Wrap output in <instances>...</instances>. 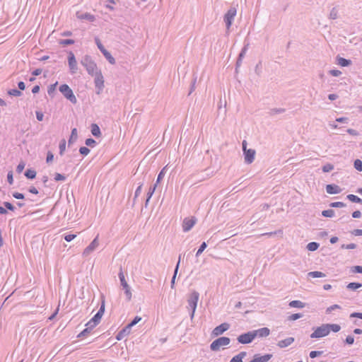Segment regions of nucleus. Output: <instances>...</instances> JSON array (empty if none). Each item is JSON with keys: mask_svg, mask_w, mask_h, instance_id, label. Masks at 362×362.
I'll list each match as a JSON object with an SVG mask.
<instances>
[{"mask_svg": "<svg viewBox=\"0 0 362 362\" xmlns=\"http://www.w3.org/2000/svg\"><path fill=\"white\" fill-rule=\"evenodd\" d=\"M199 298V293L197 291H194L189 295L187 299V309L191 310L190 318L192 320L194 316V313L197 306V303Z\"/></svg>", "mask_w": 362, "mask_h": 362, "instance_id": "1", "label": "nucleus"}, {"mask_svg": "<svg viewBox=\"0 0 362 362\" xmlns=\"http://www.w3.org/2000/svg\"><path fill=\"white\" fill-rule=\"evenodd\" d=\"M81 64L86 68L88 74L91 76H93L96 71H98L96 64L89 55H85L81 59Z\"/></svg>", "mask_w": 362, "mask_h": 362, "instance_id": "2", "label": "nucleus"}, {"mask_svg": "<svg viewBox=\"0 0 362 362\" xmlns=\"http://www.w3.org/2000/svg\"><path fill=\"white\" fill-rule=\"evenodd\" d=\"M243 145V151L244 154V160L246 164H251L255 158L256 151L255 149L247 148V142L246 141H243L242 143Z\"/></svg>", "mask_w": 362, "mask_h": 362, "instance_id": "3", "label": "nucleus"}, {"mask_svg": "<svg viewBox=\"0 0 362 362\" xmlns=\"http://www.w3.org/2000/svg\"><path fill=\"white\" fill-rule=\"evenodd\" d=\"M59 90L63 94V95L71 103L76 104L77 103V99L75 95L67 84L61 85Z\"/></svg>", "mask_w": 362, "mask_h": 362, "instance_id": "4", "label": "nucleus"}, {"mask_svg": "<svg viewBox=\"0 0 362 362\" xmlns=\"http://www.w3.org/2000/svg\"><path fill=\"white\" fill-rule=\"evenodd\" d=\"M230 342V339L226 337H221L214 340L210 345L211 351H218L221 347L228 346Z\"/></svg>", "mask_w": 362, "mask_h": 362, "instance_id": "5", "label": "nucleus"}, {"mask_svg": "<svg viewBox=\"0 0 362 362\" xmlns=\"http://www.w3.org/2000/svg\"><path fill=\"white\" fill-rule=\"evenodd\" d=\"M329 334L328 326L327 324H322L321 326L316 327L314 332L310 334L311 338H322Z\"/></svg>", "mask_w": 362, "mask_h": 362, "instance_id": "6", "label": "nucleus"}, {"mask_svg": "<svg viewBox=\"0 0 362 362\" xmlns=\"http://www.w3.org/2000/svg\"><path fill=\"white\" fill-rule=\"evenodd\" d=\"M119 279L121 283V286H122L123 289L124 290V293L126 295L127 300H130L132 297V294L131 292V288L127 284V282L125 280L124 275L123 274L122 270L121 269L119 274Z\"/></svg>", "mask_w": 362, "mask_h": 362, "instance_id": "7", "label": "nucleus"}, {"mask_svg": "<svg viewBox=\"0 0 362 362\" xmlns=\"http://www.w3.org/2000/svg\"><path fill=\"white\" fill-rule=\"evenodd\" d=\"M93 76H95L94 83L97 89L96 93L99 95L104 88V78L100 70L96 71Z\"/></svg>", "mask_w": 362, "mask_h": 362, "instance_id": "8", "label": "nucleus"}, {"mask_svg": "<svg viewBox=\"0 0 362 362\" xmlns=\"http://www.w3.org/2000/svg\"><path fill=\"white\" fill-rule=\"evenodd\" d=\"M99 246L98 235L93 239V240L88 245L83 251L82 255L83 257L89 256Z\"/></svg>", "mask_w": 362, "mask_h": 362, "instance_id": "9", "label": "nucleus"}, {"mask_svg": "<svg viewBox=\"0 0 362 362\" xmlns=\"http://www.w3.org/2000/svg\"><path fill=\"white\" fill-rule=\"evenodd\" d=\"M236 15V9L230 8L224 16V22L226 29L228 30L232 25L233 21Z\"/></svg>", "mask_w": 362, "mask_h": 362, "instance_id": "10", "label": "nucleus"}, {"mask_svg": "<svg viewBox=\"0 0 362 362\" xmlns=\"http://www.w3.org/2000/svg\"><path fill=\"white\" fill-rule=\"evenodd\" d=\"M197 223V218L194 216L185 218L182 222V230L184 232L189 231Z\"/></svg>", "mask_w": 362, "mask_h": 362, "instance_id": "11", "label": "nucleus"}, {"mask_svg": "<svg viewBox=\"0 0 362 362\" xmlns=\"http://www.w3.org/2000/svg\"><path fill=\"white\" fill-rule=\"evenodd\" d=\"M237 339L238 341L240 344H249L255 339L253 332L250 331L247 333L242 334L238 337Z\"/></svg>", "mask_w": 362, "mask_h": 362, "instance_id": "12", "label": "nucleus"}, {"mask_svg": "<svg viewBox=\"0 0 362 362\" xmlns=\"http://www.w3.org/2000/svg\"><path fill=\"white\" fill-rule=\"evenodd\" d=\"M68 64L71 74H76L78 70L77 62L74 54L72 52H69L68 54Z\"/></svg>", "mask_w": 362, "mask_h": 362, "instance_id": "13", "label": "nucleus"}, {"mask_svg": "<svg viewBox=\"0 0 362 362\" xmlns=\"http://www.w3.org/2000/svg\"><path fill=\"white\" fill-rule=\"evenodd\" d=\"M230 327V325L227 322L221 324L216 327L212 331V335L217 337L222 334L224 332L227 331Z\"/></svg>", "mask_w": 362, "mask_h": 362, "instance_id": "14", "label": "nucleus"}, {"mask_svg": "<svg viewBox=\"0 0 362 362\" xmlns=\"http://www.w3.org/2000/svg\"><path fill=\"white\" fill-rule=\"evenodd\" d=\"M105 312V300H103L101 303L100 308L98 313L91 318L92 322L96 323V325L100 322V320Z\"/></svg>", "mask_w": 362, "mask_h": 362, "instance_id": "15", "label": "nucleus"}, {"mask_svg": "<svg viewBox=\"0 0 362 362\" xmlns=\"http://www.w3.org/2000/svg\"><path fill=\"white\" fill-rule=\"evenodd\" d=\"M254 337H266L269 335L270 329L267 327H262L256 330H253Z\"/></svg>", "mask_w": 362, "mask_h": 362, "instance_id": "16", "label": "nucleus"}, {"mask_svg": "<svg viewBox=\"0 0 362 362\" xmlns=\"http://www.w3.org/2000/svg\"><path fill=\"white\" fill-rule=\"evenodd\" d=\"M326 191L328 194H335L341 192V188L337 185H327L326 186Z\"/></svg>", "mask_w": 362, "mask_h": 362, "instance_id": "17", "label": "nucleus"}, {"mask_svg": "<svg viewBox=\"0 0 362 362\" xmlns=\"http://www.w3.org/2000/svg\"><path fill=\"white\" fill-rule=\"evenodd\" d=\"M294 341L293 337H288L285 339L281 340L278 342L277 345L280 348H285L290 346Z\"/></svg>", "mask_w": 362, "mask_h": 362, "instance_id": "18", "label": "nucleus"}, {"mask_svg": "<svg viewBox=\"0 0 362 362\" xmlns=\"http://www.w3.org/2000/svg\"><path fill=\"white\" fill-rule=\"evenodd\" d=\"M76 16L78 18L81 20H87L88 21L93 22L95 21V16L90 13H85L79 14L78 13H76Z\"/></svg>", "mask_w": 362, "mask_h": 362, "instance_id": "19", "label": "nucleus"}, {"mask_svg": "<svg viewBox=\"0 0 362 362\" xmlns=\"http://www.w3.org/2000/svg\"><path fill=\"white\" fill-rule=\"evenodd\" d=\"M246 351H241L232 358L230 362H243V359L246 356Z\"/></svg>", "mask_w": 362, "mask_h": 362, "instance_id": "20", "label": "nucleus"}, {"mask_svg": "<svg viewBox=\"0 0 362 362\" xmlns=\"http://www.w3.org/2000/svg\"><path fill=\"white\" fill-rule=\"evenodd\" d=\"M91 133L94 136L99 137L101 135L100 129L98 124H91Z\"/></svg>", "mask_w": 362, "mask_h": 362, "instance_id": "21", "label": "nucleus"}, {"mask_svg": "<svg viewBox=\"0 0 362 362\" xmlns=\"http://www.w3.org/2000/svg\"><path fill=\"white\" fill-rule=\"evenodd\" d=\"M289 306L291 308H303L305 304L300 300H292L289 303Z\"/></svg>", "mask_w": 362, "mask_h": 362, "instance_id": "22", "label": "nucleus"}, {"mask_svg": "<svg viewBox=\"0 0 362 362\" xmlns=\"http://www.w3.org/2000/svg\"><path fill=\"white\" fill-rule=\"evenodd\" d=\"M337 64L341 66H347L351 64V61L349 59H344L343 57H337Z\"/></svg>", "mask_w": 362, "mask_h": 362, "instance_id": "23", "label": "nucleus"}, {"mask_svg": "<svg viewBox=\"0 0 362 362\" xmlns=\"http://www.w3.org/2000/svg\"><path fill=\"white\" fill-rule=\"evenodd\" d=\"M156 184L154 185V186L153 187H151L148 189V192L147 193V198H146V202H145V206L146 207L148 204V202L150 200V199L151 198L152 195L153 194L155 190H156Z\"/></svg>", "mask_w": 362, "mask_h": 362, "instance_id": "24", "label": "nucleus"}, {"mask_svg": "<svg viewBox=\"0 0 362 362\" xmlns=\"http://www.w3.org/2000/svg\"><path fill=\"white\" fill-rule=\"evenodd\" d=\"M105 59L109 62L111 64H115L116 63L115 58L111 55V54L106 49L105 51L102 52Z\"/></svg>", "mask_w": 362, "mask_h": 362, "instance_id": "25", "label": "nucleus"}, {"mask_svg": "<svg viewBox=\"0 0 362 362\" xmlns=\"http://www.w3.org/2000/svg\"><path fill=\"white\" fill-rule=\"evenodd\" d=\"M130 330L126 326L123 329H122L117 335L116 338L117 340H121L125 335L129 334Z\"/></svg>", "mask_w": 362, "mask_h": 362, "instance_id": "26", "label": "nucleus"}, {"mask_svg": "<svg viewBox=\"0 0 362 362\" xmlns=\"http://www.w3.org/2000/svg\"><path fill=\"white\" fill-rule=\"evenodd\" d=\"M308 276L310 277H313V278H322V277H325L326 274L321 272L315 271V272H309L308 274Z\"/></svg>", "mask_w": 362, "mask_h": 362, "instance_id": "27", "label": "nucleus"}, {"mask_svg": "<svg viewBox=\"0 0 362 362\" xmlns=\"http://www.w3.org/2000/svg\"><path fill=\"white\" fill-rule=\"evenodd\" d=\"M78 138V132H77V129L76 128H74L72 130H71V136H70V138L69 139V144H71V143H74L76 141Z\"/></svg>", "mask_w": 362, "mask_h": 362, "instance_id": "28", "label": "nucleus"}, {"mask_svg": "<svg viewBox=\"0 0 362 362\" xmlns=\"http://www.w3.org/2000/svg\"><path fill=\"white\" fill-rule=\"evenodd\" d=\"M180 255L179 256V260L177 262V264L176 265V267H175V272H174V274H173V276L171 279V288H174V286H175V278H176V275H177V271H178V268H179V265H180Z\"/></svg>", "mask_w": 362, "mask_h": 362, "instance_id": "29", "label": "nucleus"}, {"mask_svg": "<svg viewBox=\"0 0 362 362\" xmlns=\"http://www.w3.org/2000/svg\"><path fill=\"white\" fill-rule=\"evenodd\" d=\"M329 329V332L330 333L331 331L334 332H338L341 329L340 325L337 324H327Z\"/></svg>", "mask_w": 362, "mask_h": 362, "instance_id": "30", "label": "nucleus"}, {"mask_svg": "<svg viewBox=\"0 0 362 362\" xmlns=\"http://www.w3.org/2000/svg\"><path fill=\"white\" fill-rule=\"evenodd\" d=\"M347 199L352 202L362 204V199L354 194L347 195Z\"/></svg>", "mask_w": 362, "mask_h": 362, "instance_id": "31", "label": "nucleus"}, {"mask_svg": "<svg viewBox=\"0 0 362 362\" xmlns=\"http://www.w3.org/2000/svg\"><path fill=\"white\" fill-rule=\"evenodd\" d=\"M362 286V284L361 283H356V282H351V283H349L348 285H347V288L350 289V290H356L359 288H361Z\"/></svg>", "mask_w": 362, "mask_h": 362, "instance_id": "32", "label": "nucleus"}, {"mask_svg": "<svg viewBox=\"0 0 362 362\" xmlns=\"http://www.w3.org/2000/svg\"><path fill=\"white\" fill-rule=\"evenodd\" d=\"M25 175L28 179H34L36 177V171L33 169H28L25 173Z\"/></svg>", "mask_w": 362, "mask_h": 362, "instance_id": "33", "label": "nucleus"}, {"mask_svg": "<svg viewBox=\"0 0 362 362\" xmlns=\"http://www.w3.org/2000/svg\"><path fill=\"white\" fill-rule=\"evenodd\" d=\"M320 245L315 242H311L309 243L306 247L309 251H315L318 247Z\"/></svg>", "mask_w": 362, "mask_h": 362, "instance_id": "34", "label": "nucleus"}, {"mask_svg": "<svg viewBox=\"0 0 362 362\" xmlns=\"http://www.w3.org/2000/svg\"><path fill=\"white\" fill-rule=\"evenodd\" d=\"M322 215L325 217L332 218L334 216V211L332 209L324 210L322 212Z\"/></svg>", "mask_w": 362, "mask_h": 362, "instance_id": "35", "label": "nucleus"}, {"mask_svg": "<svg viewBox=\"0 0 362 362\" xmlns=\"http://www.w3.org/2000/svg\"><path fill=\"white\" fill-rule=\"evenodd\" d=\"M59 154L61 156H62L65 151V149H66V141L64 139H62L60 143H59Z\"/></svg>", "mask_w": 362, "mask_h": 362, "instance_id": "36", "label": "nucleus"}, {"mask_svg": "<svg viewBox=\"0 0 362 362\" xmlns=\"http://www.w3.org/2000/svg\"><path fill=\"white\" fill-rule=\"evenodd\" d=\"M141 320V317H139V316H136L135 317V318L129 323L127 325V327H128V329L130 330L131 328L134 326L135 325H136L140 320Z\"/></svg>", "mask_w": 362, "mask_h": 362, "instance_id": "37", "label": "nucleus"}, {"mask_svg": "<svg viewBox=\"0 0 362 362\" xmlns=\"http://www.w3.org/2000/svg\"><path fill=\"white\" fill-rule=\"evenodd\" d=\"M8 94L12 96L18 97L22 95V93L21 92V90L17 89H11L8 91Z\"/></svg>", "mask_w": 362, "mask_h": 362, "instance_id": "38", "label": "nucleus"}, {"mask_svg": "<svg viewBox=\"0 0 362 362\" xmlns=\"http://www.w3.org/2000/svg\"><path fill=\"white\" fill-rule=\"evenodd\" d=\"M206 247H207L206 243L205 242H203L201 244L199 248L198 249V250L196 253V256L199 257L203 252V251L206 248Z\"/></svg>", "mask_w": 362, "mask_h": 362, "instance_id": "39", "label": "nucleus"}, {"mask_svg": "<svg viewBox=\"0 0 362 362\" xmlns=\"http://www.w3.org/2000/svg\"><path fill=\"white\" fill-rule=\"evenodd\" d=\"M334 169V165L331 163H327L322 167V171L324 173H328Z\"/></svg>", "mask_w": 362, "mask_h": 362, "instance_id": "40", "label": "nucleus"}, {"mask_svg": "<svg viewBox=\"0 0 362 362\" xmlns=\"http://www.w3.org/2000/svg\"><path fill=\"white\" fill-rule=\"evenodd\" d=\"M354 168L361 172L362 171V161L359 159H356L355 161H354Z\"/></svg>", "mask_w": 362, "mask_h": 362, "instance_id": "41", "label": "nucleus"}, {"mask_svg": "<svg viewBox=\"0 0 362 362\" xmlns=\"http://www.w3.org/2000/svg\"><path fill=\"white\" fill-rule=\"evenodd\" d=\"M95 42L98 47V49H100V51L101 52H104L106 50V49L104 47V46L102 45L100 39L98 37H95Z\"/></svg>", "mask_w": 362, "mask_h": 362, "instance_id": "42", "label": "nucleus"}, {"mask_svg": "<svg viewBox=\"0 0 362 362\" xmlns=\"http://www.w3.org/2000/svg\"><path fill=\"white\" fill-rule=\"evenodd\" d=\"M74 43V40H71V39L62 40L59 42V44L62 45H64V46L72 45Z\"/></svg>", "mask_w": 362, "mask_h": 362, "instance_id": "43", "label": "nucleus"}, {"mask_svg": "<svg viewBox=\"0 0 362 362\" xmlns=\"http://www.w3.org/2000/svg\"><path fill=\"white\" fill-rule=\"evenodd\" d=\"M338 17V11L337 8H333L329 13V18L336 19Z\"/></svg>", "mask_w": 362, "mask_h": 362, "instance_id": "44", "label": "nucleus"}, {"mask_svg": "<svg viewBox=\"0 0 362 362\" xmlns=\"http://www.w3.org/2000/svg\"><path fill=\"white\" fill-rule=\"evenodd\" d=\"M248 46H249V44L247 43L243 47L240 53L239 54V56H238L239 58H241V59L244 58V57L248 49Z\"/></svg>", "mask_w": 362, "mask_h": 362, "instance_id": "45", "label": "nucleus"}, {"mask_svg": "<svg viewBox=\"0 0 362 362\" xmlns=\"http://www.w3.org/2000/svg\"><path fill=\"white\" fill-rule=\"evenodd\" d=\"M85 144L88 146L94 147L96 145V141L93 139L89 138L86 140Z\"/></svg>", "mask_w": 362, "mask_h": 362, "instance_id": "46", "label": "nucleus"}, {"mask_svg": "<svg viewBox=\"0 0 362 362\" xmlns=\"http://www.w3.org/2000/svg\"><path fill=\"white\" fill-rule=\"evenodd\" d=\"M322 353L323 352L321 351H312L310 352L309 356L311 358H314L315 357L321 356Z\"/></svg>", "mask_w": 362, "mask_h": 362, "instance_id": "47", "label": "nucleus"}, {"mask_svg": "<svg viewBox=\"0 0 362 362\" xmlns=\"http://www.w3.org/2000/svg\"><path fill=\"white\" fill-rule=\"evenodd\" d=\"M79 152L81 155L86 156L90 153V149L86 146H82L79 148Z\"/></svg>", "mask_w": 362, "mask_h": 362, "instance_id": "48", "label": "nucleus"}, {"mask_svg": "<svg viewBox=\"0 0 362 362\" xmlns=\"http://www.w3.org/2000/svg\"><path fill=\"white\" fill-rule=\"evenodd\" d=\"M335 309H341V307L337 304L332 305L326 309V313L329 314Z\"/></svg>", "mask_w": 362, "mask_h": 362, "instance_id": "49", "label": "nucleus"}, {"mask_svg": "<svg viewBox=\"0 0 362 362\" xmlns=\"http://www.w3.org/2000/svg\"><path fill=\"white\" fill-rule=\"evenodd\" d=\"M302 317H303V315L301 313H295V314H292L291 315H290L288 317V320L294 321V320H296Z\"/></svg>", "mask_w": 362, "mask_h": 362, "instance_id": "50", "label": "nucleus"}, {"mask_svg": "<svg viewBox=\"0 0 362 362\" xmlns=\"http://www.w3.org/2000/svg\"><path fill=\"white\" fill-rule=\"evenodd\" d=\"M54 180L56 181H64L66 180V177L64 175L57 173L54 175Z\"/></svg>", "mask_w": 362, "mask_h": 362, "instance_id": "51", "label": "nucleus"}, {"mask_svg": "<svg viewBox=\"0 0 362 362\" xmlns=\"http://www.w3.org/2000/svg\"><path fill=\"white\" fill-rule=\"evenodd\" d=\"M346 204L341 202H332L330 204L331 207H344Z\"/></svg>", "mask_w": 362, "mask_h": 362, "instance_id": "52", "label": "nucleus"}, {"mask_svg": "<svg viewBox=\"0 0 362 362\" xmlns=\"http://www.w3.org/2000/svg\"><path fill=\"white\" fill-rule=\"evenodd\" d=\"M142 186H143V184H142V183H141V184L138 186L137 189H136V191H135V194H134V199H136L139 196V194H141V189H142Z\"/></svg>", "mask_w": 362, "mask_h": 362, "instance_id": "53", "label": "nucleus"}, {"mask_svg": "<svg viewBox=\"0 0 362 362\" xmlns=\"http://www.w3.org/2000/svg\"><path fill=\"white\" fill-rule=\"evenodd\" d=\"M87 327L86 328H88V330L90 332V330L94 328L96 326V323L94 322H92V320L90 319L86 325Z\"/></svg>", "mask_w": 362, "mask_h": 362, "instance_id": "54", "label": "nucleus"}, {"mask_svg": "<svg viewBox=\"0 0 362 362\" xmlns=\"http://www.w3.org/2000/svg\"><path fill=\"white\" fill-rule=\"evenodd\" d=\"M356 247V245L355 243H350L347 245H342L341 248L342 249H355Z\"/></svg>", "mask_w": 362, "mask_h": 362, "instance_id": "55", "label": "nucleus"}, {"mask_svg": "<svg viewBox=\"0 0 362 362\" xmlns=\"http://www.w3.org/2000/svg\"><path fill=\"white\" fill-rule=\"evenodd\" d=\"M165 168H163L161 171L159 173L157 180H156V185L163 179V177L165 175Z\"/></svg>", "mask_w": 362, "mask_h": 362, "instance_id": "56", "label": "nucleus"}, {"mask_svg": "<svg viewBox=\"0 0 362 362\" xmlns=\"http://www.w3.org/2000/svg\"><path fill=\"white\" fill-rule=\"evenodd\" d=\"M345 342L349 345L353 344L354 342V337L351 335L347 336V337L346 338Z\"/></svg>", "mask_w": 362, "mask_h": 362, "instance_id": "57", "label": "nucleus"}, {"mask_svg": "<svg viewBox=\"0 0 362 362\" xmlns=\"http://www.w3.org/2000/svg\"><path fill=\"white\" fill-rule=\"evenodd\" d=\"M76 237V235L75 234H68L64 236V239L67 242H71L72 240H74Z\"/></svg>", "mask_w": 362, "mask_h": 362, "instance_id": "58", "label": "nucleus"}, {"mask_svg": "<svg viewBox=\"0 0 362 362\" xmlns=\"http://www.w3.org/2000/svg\"><path fill=\"white\" fill-rule=\"evenodd\" d=\"M54 159V155L52 152L48 151L47 154L46 161L47 163H51Z\"/></svg>", "mask_w": 362, "mask_h": 362, "instance_id": "59", "label": "nucleus"}, {"mask_svg": "<svg viewBox=\"0 0 362 362\" xmlns=\"http://www.w3.org/2000/svg\"><path fill=\"white\" fill-rule=\"evenodd\" d=\"M4 206L10 211H14L15 207L13 204H11L10 202H4Z\"/></svg>", "mask_w": 362, "mask_h": 362, "instance_id": "60", "label": "nucleus"}, {"mask_svg": "<svg viewBox=\"0 0 362 362\" xmlns=\"http://www.w3.org/2000/svg\"><path fill=\"white\" fill-rule=\"evenodd\" d=\"M329 74L333 76H339L341 74V71L339 70L332 69L329 71Z\"/></svg>", "mask_w": 362, "mask_h": 362, "instance_id": "61", "label": "nucleus"}, {"mask_svg": "<svg viewBox=\"0 0 362 362\" xmlns=\"http://www.w3.org/2000/svg\"><path fill=\"white\" fill-rule=\"evenodd\" d=\"M36 118L38 121H42L44 119V114L40 111H36Z\"/></svg>", "mask_w": 362, "mask_h": 362, "instance_id": "62", "label": "nucleus"}, {"mask_svg": "<svg viewBox=\"0 0 362 362\" xmlns=\"http://www.w3.org/2000/svg\"><path fill=\"white\" fill-rule=\"evenodd\" d=\"M13 197L18 199H23L25 198L24 194L20 192L13 193Z\"/></svg>", "mask_w": 362, "mask_h": 362, "instance_id": "63", "label": "nucleus"}, {"mask_svg": "<svg viewBox=\"0 0 362 362\" xmlns=\"http://www.w3.org/2000/svg\"><path fill=\"white\" fill-rule=\"evenodd\" d=\"M25 168V163H20L18 165H17V168H16V171L18 173H21L23 170Z\"/></svg>", "mask_w": 362, "mask_h": 362, "instance_id": "64", "label": "nucleus"}]
</instances>
